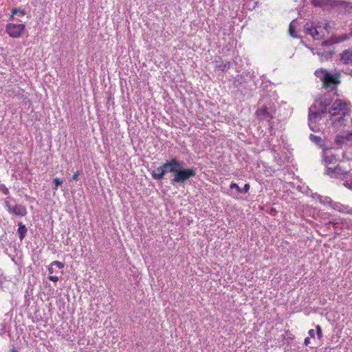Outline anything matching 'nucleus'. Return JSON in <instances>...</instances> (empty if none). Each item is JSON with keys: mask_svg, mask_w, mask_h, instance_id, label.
Returning a JSON list of instances; mask_svg holds the SVG:
<instances>
[{"mask_svg": "<svg viewBox=\"0 0 352 352\" xmlns=\"http://www.w3.org/2000/svg\"><path fill=\"white\" fill-rule=\"evenodd\" d=\"M172 161L176 162V165H173L172 167L169 168V173L173 175V177L170 180L172 185L177 184H184L189 179L196 175L197 168L195 167L192 166L188 168H184V162L177 160L176 157H173Z\"/></svg>", "mask_w": 352, "mask_h": 352, "instance_id": "obj_1", "label": "nucleus"}, {"mask_svg": "<svg viewBox=\"0 0 352 352\" xmlns=\"http://www.w3.org/2000/svg\"><path fill=\"white\" fill-rule=\"evenodd\" d=\"M314 74L322 82V87L325 89H336L337 86L341 82V74L338 72L331 74L327 69L320 68L315 71Z\"/></svg>", "mask_w": 352, "mask_h": 352, "instance_id": "obj_2", "label": "nucleus"}, {"mask_svg": "<svg viewBox=\"0 0 352 352\" xmlns=\"http://www.w3.org/2000/svg\"><path fill=\"white\" fill-rule=\"evenodd\" d=\"M25 25L23 23L16 24L9 23L6 25V32L12 38H20L24 30Z\"/></svg>", "mask_w": 352, "mask_h": 352, "instance_id": "obj_3", "label": "nucleus"}, {"mask_svg": "<svg viewBox=\"0 0 352 352\" xmlns=\"http://www.w3.org/2000/svg\"><path fill=\"white\" fill-rule=\"evenodd\" d=\"M176 165V162L172 161V158L170 160H167L165 163L162 164L155 170L151 173L152 177L155 179H162L166 173H169V168L172 166Z\"/></svg>", "mask_w": 352, "mask_h": 352, "instance_id": "obj_4", "label": "nucleus"}, {"mask_svg": "<svg viewBox=\"0 0 352 352\" xmlns=\"http://www.w3.org/2000/svg\"><path fill=\"white\" fill-rule=\"evenodd\" d=\"M349 170L344 169L341 165L338 164L335 167L327 166L325 168L324 174L331 178L338 179L342 177L348 175Z\"/></svg>", "mask_w": 352, "mask_h": 352, "instance_id": "obj_5", "label": "nucleus"}, {"mask_svg": "<svg viewBox=\"0 0 352 352\" xmlns=\"http://www.w3.org/2000/svg\"><path fill=\"white\" fill-rule=\"evenodd\" d=\"M322 116L320 113L317 110V104L316 103L313 104L309 109V116H308V122L309 126L311 130L316 131V129L312 126L313 123H316L317 121L321 120Z\"/></svg>", "mask_w": 352, "mask_h": 352, "instance_id": "obj_6", "label": "nucleus"}, {"mask_svg": "<svg viewBox=\"0 0 352 352\" xmlns=\"http://www.w3.org/2000/svg\"><path fill=\"white\" fill-rule=\"evenodd\" d=\"M329 5L331 7H337L340 9L344 10V12L351 13L352 12V3L345 1H337L333 0L329 1Z\"/></svg>", "mask_w": 352, "mask_h": 352, "instance_id": "obj_7", "label": "nucleus"}, {"mask_svg": "<svg viewBox=\"0 0 352 352\" xmlns=\"http://www.w3.org/2000/svg\"><path fill=\"white\" fill-rule=\"evenodd\" d=\"M316 54L319 56L321 62L328 61L331 60L332 56L335 54L333 49L326 51L324 48H319L317 50Z\"/></svg>", "mask_w": 352, "mask_h": 352, "instance_id": "obj_8", "label": "nucleus"}, {"mask_svg": "<svg viewBox=\"0 0 352 352\" xmlns=\"http://www.w3.org/2000/svg\"><path fill=\"white\" fill-rule=\"evenodd\" d=\"M256 114L261 117L262 119L270 121L273 118L271 112L270 111V108L266 105H263L260 109H257L256 111Z\"/></svg>", "mask_w": 352, "mask_h": 352, "instance_id": "obj_9", "label": "nucleus"}, {"mask_svg": "<svg viewBox=\"0 0 352 352\" xmlns=\"http://www.w3.org/2000/svg\"><path fill=\"white\" fill-rule=\"evenodd\" d=\"M10 213L16 216L24 217L27 214L26 208L23 205H15L10 209Z\"/></svg>", "mask_w": 352, "mask_h": 352, "instance_id": "obj_10", "label": "nucleus"}, {"mask_svg": "<svg viewBox=\"0 0 352 352\" xmlns=\"http://www.w3.org/2000/svg\"><path fill=\"white\" fill-rule=\"evenodd\" d=\"M304 29L307 34L311 36L314 39L319 38V32L317 30L316 27L310 25L309 23H307L304 25Z\"/></svg>", "mask_w": 352, "mask_h": 352, "instance_id": "obj_11", "label": "nucleus"}, {"mask_svg": "<svg viewBox=\"0 0 352 352\" xmlns=\"http://www.w3.org/2000/svg\"><path fill=\"white\" fill-rule=\"evenodd\" d=\"M340 60L344 64L352 63V50L348 49L344 50L340 54Z\"/></svg>", "mask_w": 352, "mask_h": 352, "instance_id": "obj_12", "label": "nucleus"}, {"mask_svg": "<svg viewBox=\"0 0 352 352\" xmlns=\"http://www.w3.org/2000/svg\"><path fill=\"white\" fill-rule=\"evenodd\" d=\"M346 106V103L343 102L342 100L338 99L336 100L332 107L330 109V111H342L344 108Z\"/></svg>", "mask_w": 352, "mask_h": 352, "instance_id": "obj_13", "label": "nucleus"}, {"mask_svg": "<svg viewBox=\"0 0 352 352\" xmlns=\"http://www.w3.org/2000/svg\"><path fill=\"white\" fill-rule=\"evenodd\" d=\"M334 42L336 44L342 43L352 37V29L349 34H344L339 36H333Z\"/></svg>", "mask_w": 352, "mask_h": 352, "instance_id": "obj_14", "label": "nucleus"}, {"mask_svg": "<svg viewBox=\"0 0 352 352\" xmlns=\"http://www.w3.org/2000/svg\"><path fill=\"white\" fill-rule=\"evenodd\" d=\"M329 113L333 118V122L334 124L336 122H341L344 120V116H346V113L344 111H343L342 113H331V111H329Z\"/></svg>", "mask_w": 352, "mask_h": 352, "instance_id": "obj_15", "label": "nucleus"}, {"mask_svg": "<svg viewBox=\"0 0 352 352\" xmlns=\"http://www.w3.org/2000/svg\"><path fill=\"white\" fill-rule=\"evenodd\" d=\"M18 226H19V228H18L17 232H18L20 240L22 241L25 238L28 230H27V228L25 227V226L24 224H23L21 222H19L18 223Z\"/></svg>", "mask_w": 352, "mask_h": 352, "instance_id": "obj_16", "label": "nucleus"}, {"mask_svg": "<svg viewBox=\"0 0 352 352\" xmlns=\"http://www.w3.org/2000/svg\"><path fill=\"white\" fill-rule=\"evenodd\" d=\"M322 161L325 165H328L335 164L337 162V158L334 155H325Z\"/></svg>", "mask_w": 352, "mask_h": 352, "instance_id": "obj_17", "label": "nucleus"}, {"mask_svg": "<svg viewBox=\"0 0 352 352\" xmlns=\"http://www.w3.org/2000/svg\"><path fill=\"white\" fill-rule=\"evenodd\" d=\"M317 102H318L319 107L327 109V107L331 105L332 100L329 98H325L320 101L316 100V103Z\"/></svg>", "mask_w": 352, "mask_h": 352, "instance_id": "obj_18", "label": "nucleus"}, {"mask_svg": "<svg viewBox=\"0 0 352 352\" xmlns=\"http://www.w3.org/2000/svg\"><path fill=\"white\" fill-rule=\"evenodd\" d=\"M309 139L312 142L315 143L317 145L321 146L322 144V140L320 136L315 135L311 133L309 135Z\"/></svg>", "mask_w": 352, "mask_h": 352, "instance_id": "obj_19", "label": "nucleus"}, {"mask_svg": "<svg viewBox=\"0 0 352 352\" xmlns=\"http://www.w3.org/2000/svg\"><path fill=\"white\" fill-rule=\"evenodd\" d=\"M335 142L338 146H341L347 144V138H344V135H337Z\"/></svg>", "mask_w": 352, "mask_h": 352, "instance_id": "obj_20", "label": "nucleus"}, {"mask_svg": "<svg viewBox=\"0 0 352 352\" xmlns=\"http://www.w3.org/2000/svg\"><path fill=\"white\" fill-rule=\"evenodd\" d=\"M231 66V63L229 61L223 62L221 64H219L217 66V69L223 72L228 69H229Z\"/></svg>", "mask_w": 352, "mask_h": 352, "instance_id": "obj_21", "label": "nucleus"}, {"mask_svg": "<svg viewBox=\"0 0 352 352\" xmlns=\"http://www.w3.org/2000/svg\"><path fill=\"white\" fill-rule=\"evenodd\" d=\"M20 14L21 15H25L26 13H25V11L23 9H20V8H13L12 10V14L10 16V19H13V16L14 14Z\"/></svg>", "mask_w": 352, "mask_h": 352, "instance_id": "obj_22", "label": "nucleus"}, {"mask_svg": "<svg viewBox=\"0 0 352 352\" xmlns=\"http://www.w3.org/2000/svg\"><path fill=\"white\" fill-rule=\"evenodd\" d=\"M296 20H293L290 24H289V34L290 35L294 37V38H296L297 37V35L296 34V32H295V28H294V23H295Z\"/></svg>", "mask_w": 352, "mask_h": 352, "instance_id": "obj_23", "label": "nucleus"}, {"mask_svg": "<svg viewBox=\"0 0 352 352\" xmlns=\"http://www.w3.org/2000/svg\"><path fill=\"white\" fill-rule=\"evenodd\" d=\"M333 44H336V42H334V38L333 36H331L329 39L325 41H323L321 44V46L322 47H326V46H331Z\"/></svg>", "mask_w": 352, "mask_h": 352, "instance_id": "obj_24", "label": "nucleus"}, {"mask_svg": "<svg viewBox=\"0 0 352 352\" xmlns=\"http://www.w3.org/2000/svg\"><path fill=\"white\" fill-rule=\"evenodd\" d=\"M53 182L55 185L54 187H53L54 190H57L58 186H60L63 183V180L58 177L54 178Z\"/></svg>", "mask_w": 352, "mask_h": 352, "instance_id": "obj_25", "label": "nucleus"}, {"mask_svg": "<svg viewBox=\"0 0 352 352\" xmlns=\"http://www.w3.org/2000/svg\"><path fill=\"white\" fill-rule=\"evenodd\" d=\"M331 206L332 208L336 210H338L339 212H343V210H342V207L343 206L341 205L339 203H333L331 204Z\"/></svg>", "mask_w": 352, "mask_h": 352, "instance_id": "obj_26", "label": "nucleus"}, {"mask_svg": "<svg viewBox=\"0 0 352 352\" xmlns=\"http://www.w3.org/2000/svg\"><path fill=\"white\" fill-rule=\"evenodd\" d=\"M231 189H236L238 193H242V189L236 183L232 182L230 185Z\"/></svg>", "mask_w": 352, "mask_h": 352, "instance_id": "obj_27", "label": "nucleus"}, {"mask_svg": "<svg viewBox=\"0 0 352 352\" xmlns=\"http://www.w3.org/2000/svg\"><path fill=\"white\" fill-rule=\"evenodd\" d=\"M52 265H53V266L56 265L59 269H63L65 266L64 263H63L62 262L58 261H53L52 263Z\"/></svg>", "mask_w": 352, "mask_h": 352, "instance_id": "obj_28", "label": "nucleus"}, {"mask_svg": "<svg viewBox=\"0 0 352 352\" xmlns=\"http://www.w3.org/2000/svg\"><path fill=\"white\" fill-rule=\"evenodd\" d=\"M316 334H317L318 339H320L322 336V329H321L320 326L318 324L316 326Z\"/></svg>", "mask_w": 352, "mask_h": 352, "instance_id": "obj_29", "label": "nucleus"}, {"mask_svg": "<svg viewBox=\"0 0 352 352\" xmlns=\"http://www.w3.org/2000/svg\"><path fill=\"white\" fill-rule=\"evenodd\" d=\"M0 190L6 195H8L10 194L8 188L5 185H2L0 187Z\"/></svg>", "mask_w": 352, "mask_h": 352, "instance_id": "obj_30", "label": "nucleus"}, {"mask_svg": "<svg viewBox=\"0 0 352 352\" xmlns=\"http://www.w3.org/2000/svg\"><path fill=\"white\" fill-rule=\"evenodd\" d=\"M250 184H245L242 189V193H247L250 190Z\"/></svg>", "mask_w": 352, "mask_h": 352, "instance_id": "obj_31", "label": "nucleus"}, {"mask_svg": "<svg viewBox=\"0 0 352 352\" xmlns=\"http://www.w3.org/2000/svg\"><path fill=\"white\" fill-rule=\"evenodd\" d=\"M5 205H6V207L7 208L8 212H10V209H12V206L11 205L10 202L9 201L6 200Z\"/></svg>", "mask_w": 352, "mask_h": 352, "instance_id": "obj_32", "label": "nucleus"}, {"mask_svg": "<svg viewBox=\"0 0 352 352\" xmlns=\"http://www.w3.org/2000/svg\"><path fill=\"white\" fill-rule=\"evenodd\" d=\"M49 279L53 282H57L59 280L58 277L56 276H50Z\"/></svg>", "mask_w": 352, "mask_h": 352, "instance_id": "obj_33", "label": "nucleus"}, {"mask_svg": "<svg viewBox=\"0 0 352 352\" xmlns=\"http://www.w3.org/2000/svg\"><path fill=\"white\" fill-rule=\"evenodd\" d=\"M344 138H347V142L352 141V132L348 133L346 135H344Z\"/></svg>", "mask_w": 352, "mask_h": 352, "instance_id": "obj_34", "label": "nucleus"}, {"mask_svg": "<svg viewBox=\"0 0 352 352\" xmlns=\"http://www.w3.org/2000/svg\"><path fill=\"white\" fill-rule=\"evenodd\" d=\"M318 111L320 113V114L322 116H323L324 114H327V113H329V111H327V109H324V108H320V109H318Z\"/></svg>", "mask_w": 352, "mask_h": 352, "instance_id": "obj_35", "label": "nucleus"}, {"mask_svg": "<svg viewBox=\"0 0 352 352\" xmlns=\"http://www.w3.org/2000/svg\"><path fill=\"white\" fill-rule=\"evenodd\" d=\"M309 336L312 338H315V332L314 329H310L308 332Z\"/></svg>", "mask_w": 352, "mask_h": 352, "instance_id": "obj_36", "label": "nucleus"}, {"mask_svg": "<svg viewBox=\"0 0 352 352\" xmlns=\"http://www.w3.org/2000/svg\"><path fill=\"white\" fill-rule=\"evenodd\" d=\"M78 172L75 173L72 176L73 180H78Z\"/></svg>", "mask_w": 352, "mask_h": 352, "instance_id": "obj_37", "label": "nucleus"}, {"mask_svg": "<svg viewBox=\"0 0 352 352\" xmlns=\"http://www.w3.org/2000/svg\"><path fill=\"white\" fill-rule=\"evenodd\" d=\"M48 272L49 274H52L54 273V269H53V265H52V264L50 265V267H48Z\"/></svg>", "mask_w": 352, "mask_h": 352, "instance_id": "obj_38", "label": "nucleus"}, {"mask_svg": "<svg viewBox=\"0 0 352 352\" xmlns=\"http://www.w3.org/2000/svg\"><path fill=\"white\" fill-rule=\"evenodd\" d=\"M332 202H333L332 200L328 197H326L325 200L323 201L324 204L327 203V204H332Z\"/></svg>", "mask_w": 352, "mask_h": 352, "instance_id": "obj_39", "label": "nucleus"}, {"mask_svg": "<svg viewBox=\"0 0 352 352\" xmlns=\"http://www.w3.org/2000/svg\"><path fill=\"white\" fill-rule=\"evenodd\" d=\"M310 343L309 338H306L304 341V344L305 346H307Z\"/></svg>", "mask_w": 352, "mask_h": 352, "instance_id": "obj_40", "label": "nucleus"}, {"mask_svg": "<svg viewBox=\"0 0 352 352\" xmlns=\"http://www.w3.org/2000/svg\"><path fill=\"white\" fill-rule=\"evenodd\" d=\"M313 4L314 6H318V5H320L319 3H318V0H314L313 1Z\"/></svg>", "mask_w": 352, "mask_h": 352, "instance_id": "obj_41", "label": "nucleus"}, {"mask_svg": "<svg viewBox=\"0 0 352 352\" xmlns=\"http://www.w3.org/2000/svg\"><path fill=\"white\" fill-rule=\"evenodd\" d=\"M345 186H348V188L351 190H352V183L351 184H346Z\"/></svg>", "mask_w": 352, "mask_h": 352, "instance_id": "obj_42", "label": "nucleus"}, {"mask_svg": "<svg viewBox=\"0 0 352 352\" xmlns=\"http://www.w3.org/2000/svg\"><path fill=\"white\" fill-rule=\"evenodd\" d=\"M11 352H18L15 348H12Z\"/></svg>", "mask_w": 352, "mask_h": 352, "instance_id": "obj_43", "label": "nucleus"}, {"mask_svg": "<svg viewBox=\"0 0 352 352\" xmlns=\"http://www.w3.org/2000/svg\"><path fill=\"white\" fill-rule=\"evenodd\" d=\"M328 26H329V24H328V23H325V26H324V28H325V29H327Z\"/></svg>", "mask_w": 352, "mask_h": 352, "instance_id": "obj_44", "label": "nucleus"}]
</instances>
